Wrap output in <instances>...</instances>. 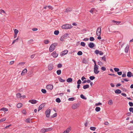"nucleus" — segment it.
I'll return each mask as SVG.
<instances>
[{
  "label": "nucleus",
  "instance_id": "nucleus-47",
  "mask_svg": "<svg viewBox=\"0 0 133 133\" xmlns=\"http://www.w3.org/2000/svg\"><path fill=\"white\" fill-rule=\"evenodd\" d=\"M97 63H98V64L100 66H102L103 64V63L101 62L100 61L98 62Z\"/></svg>",
  "mask_w": 133,
  "mask_h": 133
},
{
  "label": "nucleus",
  "instance_id": "nucleus-27",
  "mask_svg": "<svg viewBox=\"0 0 133 133\" xmlns=\"http://www.w3.org/2000/svg\"><path fill=\"white\" fill-rule=\"evenodd\" d=\"M113 104V102L112 100H109L108 102V104L110 105H111Z\"/></svg>",
  "mask_w": 133,
  "mask_h": 133
},
{
  "label": "nucleus",
  "instance_id": "nucleus-24",
  "mask_svg": "<svg viewBox=\"0 0 133 133\" xmlns=\"http://www.w3.org/2000/svg\"><path fill=\"white\" fill-rule=\"evenodd\" d=\"M113 22L115 23V24H116V25H118L121 22L120 21H115L114 20H113L112 21Z\"/></svg>",
  "mask_w": 133,
  "mask_h": 133
},
{
  "label": "nucleus",
  "instance_id": "nucleus-10",
  "mask_svg": "<svg viewBox=\"0 0 133 133\" xmlns=\"http://www.w3.org/2000/svg\"><path fill=\"white\" fill-rule=\"evenodd\" d=\"M79 106V104H74L72 105V108L73 109H75L78 108Z\"/></svg>",
  "mask_w": 133,
  "mask_h": 133
},
{
  "label": "nucleus",
  "instance_id": "nucleus-56",
  "mask_svg": "<svg viewBox=\"0 0 133 133\" xmlns=\"http://www.w3.org/2000/svg\"><path fill=\"white\" fill-rule=\"evenodd\" d=\"M102 104L100 102H98V103L96 104L95 105L96 106H97L99 105H101Z\"/></svg>",
  "mask_w": 133,
  "mask_h": 133
},
{
  "label": "nucleus",
  "instance_id": "nucleus-50",
  "mask_svg": "<svg viewBox=\"0 0 133 133\" xmlns=\"http://www.w3.org/2000/svg\"><path fill=\"white\" fill-rule=\"evenodd\" d=\"M95 78V77L94 76H91L89 77L90 79L91 80H92L94 79Z\"/></svg>",
  "mask_w": 133,
  "mask_h": 133
},
{
  "label": "nucleus",
  "instance_id": "nucleus-36",
  "mask_svg": "<svg viewBox=\"0 0 133 133\" xmlns=\"http://www.w3.org/2000/svg\"><path fill=\"white\" fill-rule=\"evenodd\" d=\"M82 62L83 63L85 64H87L88 63L87 61L85 58L83 59Z\"/></svg>",
  "mask_w": 133,
  "mask_h": 133
},
{
  "label": "nucleus",
  "instance_id": "nucleus-23",
  "mask_svg": "<svg viewBox=\"0 0 133 133\" xmlns=\"http://www.w3.org/2000/svg\"><path fill=\"white\" fill-rule=\"evenodd\" d=\"M89 85L88 84H87L83 85V88L84 89H86L89 88Z\"/></svg>",
  "mask_w": 133,
  "mask_h": 133
},
{
  "label": "nucleus",
  "instance_id": "nucleus-12",
  "mask_svg": "<svg viewBox=\"0 0 133 133\" xmlns=\"http://www.w3.org/2000/svg\"><path fill=\"white\" fill-rule=\"evenodd\" d=\"M68 52V51L67 50H65L64 51H62L61 54V56H63L66 54Z\"/></svg>",
  "mask_w": 133,
  "mask_h": 133
},
{
  "label": "nucleus",
  "instance_id": "nucleus-28",
  "mask_svg": "<svg viewBox=\"0 0 133 133\" xmlns=\"http://www.w3.org/2000/svg\"><path fill=\"white\" fill-rule=\"evenodd\" d=\"M101 110V108L100 107H97L96 108L95 110L97 112H98L99 111Z\"/></svg>",
  "mask_w": 133,
  "mask_h": 133
},
{
  "label": "nucleus",
  "instance_id": "nucleus-46",
  "mask_svg": "<svg viewBox=\"0 0 133 133\" xmlns=\"http://www.w3.org/2000/svg\"><path fill=\"white\" fill-rule=\"evenodd\" d=\"M24 64L25 63L24 62H21L19 63V64H18V65L19 66H21L22 65H24Z\"/></svg>",
  "mask_w": 133,
  "mask_h": 133
},
{
  "label": "nucleus",
  "instance_id": "nucleus-42",
  "mask_svg": "<svg viewBox=\"0 0 133 133\" xmlns=\"http://www.w3.org/2000/svg\"><path fill=\"white\" fill-rule=\"evenodd\" d=\"M14 32L15 34H17L18 32V30L17 29H15L14 30Z\"/></svg>",
  "mask_w": 133,
  "mask_h": 133
},
{
  "label": "nucleus",
  "instance_id": "nucleus-4",
  "mask_svg": "<svg viewBox=\"0 0 133 133\" xmlns=\"http://www.w3.org/2000/svg\"><path fill=\"white\" fill-rule=\"evenodd\" d=\"M50 112L51 110L50 109H47L45 111V114L47 117L49 118L50 117Z\"/></svg>",
  "mask_w": 133,
  "mask_h": 133
},
{
  "label": "nucleus",
  "instance_id": "nucleus-32",
  "mask_svg": "<svg viewBox=\"0 0 133 133\" xmlns=\"http://www.w3.org/2000/svg\"><path fill=\"white\" fill-rule=\"evenodd\" d=\"M80 97L83 99H87V98L85 97L83 94H81L80 95Z\"/></svg>",
  "mask_w": 133,
  "mask_h": 133
},
{
  "label": "nucleus",
  "instance_id": "nucleus-22",
  "mask_svg": "<svg viewBox=\"0 0 133 133\" xmlns=\"http://www.w3.org/2000/svg\"><path fill=\"white\" fill-rule=\"evenodd\" d=\"M127 76L129 77H131L132 76V73L131 72H127Z\"/></svg>",
  "mask_w": 133,
  "mask_h": 133
},
{
  "label": "nucleus",
  "instance_id": "nucleus-49",
  "mask_svg": "<svg viewBox=\"0 0 133 133\" xmlns=\"http://www.w3.org/2000/svg\"><path fill=\"white\" fill-rule=\"evenodd\" d=\"M1 110L5 111H7L8 110V109H7L5 108H2L1 109Z\"/></svg>",
  "mask_w": 133,
  "mask_h": 133
},
{
  "label": "nucleus",
  "instance_id": "nucleus-52",
  "mask_svg": "<svg viewBox=\"0 0 133 133\" xmlns=\"http://www.w3.org/2000/svg\"><path fill=\"white\" fill-rule=\"evenodd\" d=\"M22 113L23 114L25 115L26 114V112L25 110H23L22 111Z\"/></svg>",
  "mask_w": 133,
  "mask_h": 133
},
{
  "label": "nucleus",
  "instance_id": "nucleus-61",
  "mask_svg": "<svg viewBox=\"0 0 133 133\" xmlns=\"http://www.w3.org/2000/svg\"><path fill=\"white\" fill-rule=\"evenodd\" d=\"M0 12H1V14L2 13H3L4 14H5V11L3 10H0Z\"/></svg>",
  "mask_w": 133,
  "mask_h": 133
},
{
  "label": "nucleus",
  "instance_id": "nucleus-62",
  "mask_svg": "<svg viewBox=\"0 0 133 133\" xmlns=\"http://www.w3.org/2000/svg\"><path fill=\"white\" fill-rule=\"evenodd\" d=\"M35 56V54H34L31 55L30 56L31 58H34V57Z\"/></svg>",
  "mask_w": 133,
  "mask_h": 133
},
{
  "label": "nucleus",
  "instance_id": "nucleus-53",
  "mask_svg": "<svg viewBox=\"0 0 133 133\" xmlns=\"http://www.w3.org/2000/svg\"><path fill=\"white\" fill-rule=\"evenodd\" d=\"M31 122V120L30 118H28L26 119V122L27 123H30Z\"/></svg>",
  "mask_w": 133,
  "mask_h": 133
},
{
  "label": "nucleus",
  "instance_id": "nucleus-41",
  "mask_svg": "<svg viewBox=\"0 0 133 133\" xmlns=\"http://www.w3.org/2000/svg\"><path fill=\"white\" fill-rule=\"evenodd\" d=\"M59 81L61 82H63L65 81V80H63L61 78H60L59 79Z\"/></svg>",
  "mask_w": 133,
  "mask_h": 133
},
{
  "label": "nucleus",
  "instance_id": "nucleus-14",
  "mask_svg": "<svg viewBox=\"0 0 133 133\" xmlns=\"http://www.w3.org/2000/svg\"><path fill=\"white\" fill-rule=\"evenodd\" d=\"M51 55L54 58L57 57L58 55V54L57 53L56 51H54L51 54Z\"/></svg>",
  "mask_w": 133,
  "mask_h": 133
},
{
  "label": "nucleus",
  "instance_id": "nucleus-15",
  "mask_svg": "<svg viewBox=\"0 0 133 133\" xmlns=\"http://www.w3.org/2000/svg\"><path fill=\"white\" fill-rule=\"evenodd\" d=\"M45 106V104H41L38 107V111L41 110L42 108L44 107Z\"/></svg>",
  "mask_w": 133,
  "mask_h": 133
},
{
  "label": "nucleus",
  "instance_id": "nucleus-60",
  "mask_svg": "<svg viewBox=\"0 0 133 133\" xmlns=\"http://www.w3.org/2000/svg\"><path fill=\"white\" fill-rule=\"evenodd\" d=\"M129 110L130 112H132L133 111V108L130 107L129 108Z\"/></svg>",
  "mask_w": 133,
  "mask_h": 133
},
{
  "label": "nucleus",
  "instance_id": "nucleus-7",
  "mask_svg": "<svg viewBox=\"0 0 133 133\" xmlns=\"http://www.w3.org/2000/svg\"><path fill=\"white\" fill-rule=\"evenodd\" d=\"M71 127L70 126H69L62 133H69L71 131Z\"/></svg>",
  "mask_w": 133,
  "mask_h": 133
},
{
  "label": "nucleus",
  "instance_id": "nucleus-39",
  "mask_svg": "<svg viewBox=\"0 0 133 133\" xmlns=\"http://www.w3.org/2000/svg\"><path fill=\"white\" fill-rule=\"evenodd\" d=\"M6 118H4L1 119L0 120V123H1L3 121H4L6 120Z\"/></svg>",
  "mask_w": 133,
  "mask_h": 133
},
{
  "label": "nucleus",
  "instance_id": "nucleus-20",
  "mask_svg": "<svg viewBox=\"0 0 133 133\" xmlns=\"http://www.w3.org/2000/svg\"><path fill=\"white\" fill-rule=\"evenodd\" d=\"M72 10V8H68L66 9L65 12L68 13L71 11Z\"/></svg>",
  "mask_w": 133,
  "mask_h": 133
},
{
  "label": "nucleus",
  "instance_id": "nucleus-64",
  "mask_svg": "<svg viewBox=\"0 0 133 133\" xmlns=\"http://www.w3.org/2000/svg\"><path fill=\"white\" fill-rule=\"evenodd\" d=\"M14 61H10V65H12V64H13L14 63Z\"/></svg>",
  "mask_w": 133,
  "mask_h": 133
},
{
  "label": "nucleus",
  "instance_id": "nucleus-11",
  "mask_svg": "<svg viewBox=\"0 0 133 133\" xmlns=\"http://www.w3.org/2000/svg\"><path fill=\"white\" fill-rule=\"evenodd\" d=\"M38 101L35 99L30 100L29 101V102L31 103L32 104H36Z\"/></svg>",
  "mask_w": 133,
  "mask_h": 133
},
{
  "label": "nucleus",
  "instance_id": "nucleus-2",
  "mask_svg": "<svg viewBox=\"0 0 133 133\" xmlns=\"http://www.w3.org/2000/svg\"><path fill=\"white\" fill-rule=\"evenodd\" d=\"M69 35V34L68 33H66L64 34L60 38V40L62 41H64L65 39L67 38L68 37H68Z\"/></svg>",
  "mask_w": 133,
  "mask_h": 133
},
{
  "label": "nucleus",
  "instance_id": "nucleus-63",
  "mask_svg": "<svg viewBox=\"0 0 133 133\" xmlns=\"http://www.w3.org/2000/svg\"><path fill=\"white\" fill-rule=\"evenodd\" d=\"M118 74L119 75H120L122 74V72L121 71L120 72H117Z\"/></svg>",
  "mask_w": 133,
  "mask_h": 133
},
{
  "label": "nucleus",
  "instance_id": "nucleus-59",
  "mask_svg": "<svg viewBox=\"0 0 133 133\" xmlns=\"http://www.w3.org/2000/svg\"><path fill=\"white\" fill-rule=\"evenodd\" d=\"M129 104L130 106V107H132L133 106V103L131 102H129Z\"/></svg>",
  "mask_w": 133,
  "mask_h": 133
},
{
  "label": "nucleus",
  "instance_id": "nucleus-58",
  "mask_svg": "<svg viewBox=\"0 0 133 133\" xmlns=\"http://www.w3.org/2000/svg\"><path fill=\"white\" fill-rule=\"evenodd\" d=\"M81 81L80 79H79L77 82V84H81Z\"/></svg>",
  "mask_w": 133,
  "mask_h": 133
},
{
  "label": "nucleus",
  "instance_id": "nucleus-13",
  "mask_svg": "<svg viewBox=\"0 0 133 133\" xmlns=\"http://www.w3.org/2000/svg\"><path fill=\"white\" fill-rule=\"evenodd\" d=\"M89 11L91 13L93 14L94 12L96 13V12H97V11L95 8H92Z\"/></svg>",
  "mask_w": 133,
  "mask_h": 133
},
{
  "label": "nucleus",
  "instance_id": "nucleus-55",
  "mask_svg": "<svg viewBox=\"0 0 133 133\" xmlns=\"http://www.w3.org/2000/svg\"><path fill=\"white\" fill-rule=\"evenodd\" d=\"M101 69L103 71H105L106 70V68L104 66H102L101 68Z\"/></svg>",
  "mask_w": 133,
  "mask_h": 133
},
{
  "label": "nucleus",
  "instance_id": "nucleus-38",
  "mask_svg": "<svg viewBox=\"0 0 133 133\" xmlns=\"http://www.w3.org/2000/svg\"><path fill=\"white\" fill-rule=\"evenodd\" d=\"M75 99L74 97H71L68 98V100L69 101H73Z\"/></svg>",
  "mask_w": 133,
  "mask_h": 133
},
{
  "label": "nucleus",
  "instance_id": "nucleus-29",
  "mask_svg": "<svg viewBox=\"0 0 133 133\" xmlns=\"http://www.w3.org/2000/svg\"><path fill=\"white\" fill-rule=\"evenodd\" d=\"M72 81V79L71 78H69L66 80V81L68 82H71Z\"/></svg>",
  "mask_w": 133,
  "mask_h": 133
},
{
  "label": "nucleus",
  "instance_id": "nucleus-48",
  "mask_svg": "<svg viewBox=\"0 0 133 133\" xmlns=\"http://www.w3.org/2000/svg\"><path fill=\"white\" fill-rule=\"evenodd\" d=\"M89 40L90 41H94L95 39L93 37H90L89 38Z\"/></svg>",
  "mask_w": 133,
  "mask_h": 133
},
{
  "label": "nucleus",
  "instance_id": "nucleus-33",
  "mask_svg": "<svg viewBox=\"0 0 133 133\" xmlns=\"http://www.w3.org/2000/svg\"><path fill=\"white\" fill-rule=\"evenodd\" d=\"M56 102L59 103L61 102V100L59 98H58L56 99Z\"/></svg>",
  "mask_w": 133,
  "mask_h": 133
},
{
  "label": "nucleus",
  "instance_id": "nucleus-44",
  "mask_svg": "<svg viewBox=\"0 0 133 133\" xmlns=\"http://www.w3.org/2000/svg\"><path fill=\"white\" fill-rule=\"evenodd\" d=\"M114 70L115 72H118L119 70V69L118 68H114Z\"/></svg>",
  "mask_w": 133,
  "mask_h": 133
},
{
  "label": "nucleus",
  "instance_id": "nucleus-9",
  "mask_svg": "<svg viewBox=\"0 0 133 133\" xmlns=\"http://www.w3.org/2000/svg\"><path fill=\"white\" fill-rule=\"evenodd\" d=\"M53 86L51 84H49L46 86V88L49 90H51L53 88Z\"/></svg>",
  "mask_w": 133,
  "mask_h": 133
},
{
  "label": "nucleus",
  "instance_id": "nucleus-16",
  "mask_svg": "<svg viewBox=\"0 0 133 133\" xmlns=\"http://www.w3.org/2000/svg\"><path fill=\"white\" fill-rule=\"evenodd\" d=\"M27 72V70L26 69H25L23 70L22 71L21 74V75L22 76H23Z\"/></svg>",
  "mask_w": 133,
  "mask_h": 133
},
{
  "label": "nucleus",
  "instance_id": "nucleus-54",
  "mask_svg": "<svg viewBox=\"0 0 133 133\" xmlns=\"http://www.w3.org/2000/svg\"><path fill=\"white\" fill-rule=\"evenodd\" d=\"M57 116V114L55 113L51 117L52 118H54Z\"/></svg>",
  "mask_w": 133,
  "mask_h": 133
},
{
  "label": "nucleus",
  "instance_id": "nucleus-40",
  "mask_svg": "<svg viewBox=\"0 0 133 133\" xmlns=\"http://www.w3.org/2000/svg\"><path fill=\"white\" fill-rule=\"evenodd\" d=\"M41 91L44 94H45L46 92V90L45 89H42L41 90Z\"/></svg>",
  "mask_w": 133,
  "mask_h": 133
},
{
  "label": "nucleus",
  "instance_id": "nucleus-30",
  "mask_svg": "<svg viewBox=\"0 0 133 133\" xmlns=\"http://www.w3.org/2000/svg\"><path fill=\"white\" fill-rule=\"evenodd\" d=\"M50 41L48 40H44V42L45 44H47L49 43Z\"/></svg>",
  "mask_w": 133,
  "mask_h": 133
},
{
  "label": "nucleus",
  "instance_id": "nucleus-19",
  "mask_svg": "<svg viewBox=\"0 0 133 133\" xmlns=\"http://www.w3.org/2000/svg\"><path fill=\"white\" fill-rule=\"evenodd\" d=\"M88 46L90 48H92L94 46V44L93 43L90 42L88 45Z\"/></svg>",
  "mask_w": 133,
  "mask_h": 133
},
{
  "label": "nucleus",
  "instance_id": "nucleus-26",
  "mask_svg": "<svg viewBox=\"0 0 133 133\" xmlns=\"http://www.w3.org/2000/svg\"><path fill=\"white\" fill-rule=\"evenodd\" d=\"M22 104L21 103H19L17 105V107L18 108H19L21 107L22 106Z\"/></svg>",
  "mask_w": 133,
  "mask_h": 133
},
{
  "label": "nucleus",
  "instance_id": "nucleus-18",
  "mask_svg": "<svg viewBox=\"0 0 133 133\" xmlns=\"http://www.w3.org/2000/svg\"><path fill=\"white\" fill-rule=\"evenodd\" d=\"M129 49V45L127 44L124 49V51L125 52L127 53Z\"/></svg>",
  "mask_w": 133,
  "mask_h": 133
},
{
  "label": "nucleus",
  "instance_id": "nucleus-57",
  "mask_svg": "<svg viewBox=\"0 0 133 133\" xmlns=\"http://www.w3.org/2000/svg\"><path fill=\"white\" fill-rule=\"evenodd\" d=\"M101 58L102 60H104V61H106V58L105 57V56H104L103 57H101Z\"/></svg>",
  "mask_w": 133,
  "mask_h": 133
},
{
  "label": "nucleus",
  "instance_id": "nucleus-45",
  "mask_svg": "<svg viewBox=\"0 0 133 133\" xmlns=\"http://www.w3.org/2000/svg\"><path fill=\"white\" fill-rule=\"evenodd\" d=\"M81 45L83 46H85V43L84 42H82L81 43Z\"/></svg>",
  "mask_w": 133,
  "mask_h": 133
},
{
  "label": "nucleus",
  "instance_id": "nucleus-3",
  "mask_svg": "<svg viewBox=\"0 0 133 133\" xmlns=\"http://www.w3.org/2000/svg\"><path fill=\"white\" fill-rule=\"evenodd\" d=\"M98 68L99 66L98 65H95V66H94V71L95 74H97L99 72V71L98 70Z\"/></svg>",
  "mask_w": 133,
  "mask_h": 133
},
{
  "label": "nucleus",
  "instance_id": "nucleus-25",
  "mask_svg": "<svg viewBox=\"0 0 133 133\" xmlns=\"http://www.w3.org/2000/svg\"><path fill=\"white\" fill-rule=\"evenodd\" d=\"M121 91L119 89H117L115 91V92L116 94H119L121 93Z\"/></svg>",
  "mask_w": 133,
  "mask_h": 133
},
{
  "label": "nucleus",
  "instance_id": "nucleus-5",
  "mask_svg": "<svg viewBox=\"0 0 133 133\" xmlns=\"http://www.w3.org/2000/svg\"><path fill=\"white\" fill-rule=\"evenodd\" d=\"M71 26L70 24H66L63 25L62 28L63 29H67L71 28Z\"/></svg>",
  "mask_w": 133,
  "mask_h": 133
},
{
  "label": "nucleus",
  "instance_id": "nucleus-31",
  "mask_svg": "<svg viewBox=\"0 0 133 133\" xmlns=\"http://www.w3.org/2000/svg\"><path fill=\"white\" fill-rule=\"evenodd\" d=\"M57 74L58 75H60L61 73V70H58L56 72Z\"/></svg>",
  "mask_w": 133,
  "mask_h": 133
},
{
  "label": "nucleus",
  "instance_id": "nucleus-35",
  "mask_svg": "<svg viewBox=\"0 0 133 133\" xmlns=\"http://www.w3.org/2000/svg\"><path fill=\"white\" fill-rule=\"evenodd\" d=\"M96 128L94 127H91L90 128V129L94 131H95L96 129Z\"/></svg>",
  "mask_w": 133,
  "mask_h": 133
},
{
  "label": "nucleus",
  "instance_id": "nucleus-43",
  "mask_svg": "<svg viewBox=\"0 0 133 133\" xmlns=\"http://www.w3.org/2000/svg\"><path fill=\"white\" fill-rule=\"evenodd\" d=\"M82 54V52L81 51H79L77 53V54L78 55H81Z\"/></svg>",
  "mask_w": 133,
  "mask_h": 133
},
{
  "label": "nucleus",
  "instance_id": "nucleus-8",
  "mask_svg": "<svg viewBox=\"0 0 133 133\" xmlns=\"http://www.w3.org/2000/svg\"><path fill=\"white\" fill-rule=\"evenodd\" d=\"M95 53L97 54H99L100 55H101L103 54V53L101 51H99L98 50H96L94 52Z\"/></svg>",
  "mask_w": 133,
  "mask_h": 133
},
{
  "label": "nucleus",
  "instance_id": "nucleus-34",
  "mask_svg": "<svg viewBox=\"0 0 133 133\" xmlns=\"http://www.w3.org/2000/svg\"><path fill=\"white\" fill-rule=\"evenodd\" d=\"M59 31L58 30H55L54 32V34L56 35H57L59 34Z\"/></svg>",
  "mask_w": 133,
  "mask_h": 133
},
{
  "label": "nucleus",
  "instance_id": "nucleus-51",
  "mask_svg": "<svg viewBox=\"0 0 133 133\" xmlns=\"http://www.w3.org/2000/svg\"><path fill=\"white\" fill-rule=\"evenodd\" d=\"M41 132H42L44 133L46 132L45 129H42L41 130Z\"/></svg>",
  "mask_w": 133,
  "mask_h": 133
},
{
  "label": "nucleus",
  "instance_id": "nucleus-17",
  "mask_svg": "<svg viewBox=\"0 0 133 133\" xmlns=\"http://www.w3.org/2000/svg\"><path fill=\"white\" fill-rule=\"evenodd\" d=\"M53 65L52 64H50L48 66V69L49 70H51L53 69Z\"/></svg>",
  "mask_w": 133,
  "mask_h": 133
},
{
  "label": "nucleus",
  "instance_id": "nucleus-21",
  "mask_svg": "<svg viewBox=\"0 0 133 133\" xmlns=\"http://www.w3.org/2000/svg\"><path fill=\"white\" fill-rule=\"evenodd\" d=\"M21 94L20 93H18L16 94V97L17 99L21 98Z\"/></svg>",
  "mask_w": 133,
  "mask_h": 133
},
{
  "label": "nucleus",
  "instance_id": "nucleus-37",
  "mask_svg": "<svg viewBox=\"0 0 133 133\" xmlns=\"http://www.w3.org/2000/svg\"><path fill=\"white\" fill-rule=\"evenodd\" d=\"M62 66V64L61 63H59L57 65V68H61Z\"/></svg>",
  "mask_w": 133,
  "mask_h": 133
},
{
  "label": "nucleus",
  "instance_id": "nucleus-1",
  "mask_svg": "<svg viewBox=\"0 0 133 133\" xmlns=\"http://www.w3.org/2000/svg\"><path fill=\"white\" fill-rule=\"evenodd\" d=\"M57 44L54 43L52 44L50 46L49 48V51L52 52L53 51L55 48L56 46L57 45Z\"/></svg>",
  "mask_w": 133,
  "mask_h": 133
},
{
  "label": "nucleus",
  "instance_id": "nucleus-6",
  "mask_svg": "<svg viewBox=\"0 0 133 133\" xmlns=\"http://www.w3.org/2000/svg\"><path fill=\"white\" fill-rule=\"evenodd\" d=\"M101 33V27H98L97 29L96 34L97 36H100Z\"/></svg>",
  "mask_w": 133,
  "mask_h": 133
}]
</instances>
